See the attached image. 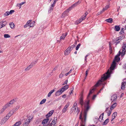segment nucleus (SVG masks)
<instances>
[{"label":"nucleus","instance_id":"nucleus-14","mask_svg":"<svg viewBox=\"0 0 126 126\" xmlns=\"http://www.w3.org/2000/svg\"><path fill=\"white\" fill-rule=\"evenodd\" d=\"M69 47H68L65 51L64 54L65 55H68L70 52V50L69 49Z\"/></svg>","mask_w":126,"mask_h":126},{"label":"nucleus","instance_id":"nucleus-62","mask_svg":"<svg viewBox=\"0 0 126 126\" xmlns=\"http://www.w3.org/2000/svg\"><path fill=\"white\" fill-rule=\"evenodd\" d=\"M55 91L54 89H53L51 90L49 93H50L51 94H52L53 93L54 91Z\"/></svg>","mask_w":126,"mask_h":126},{"label":"nucleus","instance_id":"nucleus-49","mask_svg":"<svg viewBox=\"0 0 126 126\" xmlns=\"http://www.w3.org/2000/svg\"><path fill=\"white\" fill-rule=\"evenodd\" d=\"M15 12V11L13 10H11L10 11V12H9V14H11Z\"/></svg>","mask_w":126,"mask_h":126},{"label":"nucleus","instance_id":"nucleus-53","mask_svg":"<svg viewBox=\"0 0 126 126\" xmlns=\"http://www.w3.org/2000/svg\"><path fill=\"white\" fill-rule=\"evenodd\" d=\"M109 5H107L105 6V7L104 8L105 9V10H106L109 8Z\"/></svg>","mask_w":126,"mask_h":126},{"label":"nucleus","instance_id":"nucleus-46","mask_svg":"<svg viewBox=\"0 0 126 126\" xmlns=\"http://www.w3.org/2000/svg\"><path fill=\"white\" fill-rule=\"evenodd\" d=\"M56 0H54L53 4H52V5H51V6L52 7H54V6L55 5L56 2Z\"/></svg>","mask_w":126,"mask_h":126},{"label":"nucleus","instance_id":"nucleus-43","mask_svg":"<svg viewBox=\"0 0 126 126\" xmlns=\"http://www.w3.org/2000/svg\"><path fill=\"white\" fill-rule=\"evenodd\" d=\"M121 40H118V39H117L116 41V42H115V43L116 44V45H117V44L119 43H120V42Z\"/></svg>","mask_w":126,"mask_h":126},{"label":"nucleus","instance_id":"nucleus-27","mask_svg":"<svg viewBox=\"0 0 126 126\" xmlns=\"http://www.w3.org/2000/svg\"><path fill=\"white\" fill-rule=\"evenodd\" d=\"M35 25V23L34 21L33 22H32L30 23L29 26L30 27H32L34 26Z\"/></svg>","mask_w":126,"mask_h":126},{"label":"nucleus","instance_id":"nucleus-16","mask_svg":"<svg viewBox=\"0 0 126 126\" xmlns=\"http://www.w3.org/2000/svg\"><path fill=\"white\" fill-rule=\"evenodd\" d=\"M14 112V110H12L9 112L7 115H8L9 117H10L13 114Z\"/></svg>","mask_w":126,"mask_h":126},{"label":"nucleus","instance_id":"nucleus-19","mask_svg":"<svg viewBox=\"0 0 126 126\" xmlns=\"http://www.w3.org/2000/svg\"><path fill=\"white\" fill-rule=\"evenodd\" d=\"M82 112H81L80 114L79 115V119L80 120H81V121L84 124V122H83V118L82 117Z\"/></svg>","mask_w":126,"mask_h":126},{"label":"nucleus","instance_id":"nucleus-51","mask_svg":"<svg viewBox=\"0 0 126 126\" xmlns=\"http://www.w3.org/2000/svg\"><path fill=\"white\" fill-rule=\"evenodd\" d=\"M7 23V22L6 21H2L1 22H0V24H1L2 23Z\"/></svg>","mask_w":126,"mask_h":126},{"label":"nucleus","instance_id":"nucleus-4","mask_svg":"<svg viewBox=\"0 0 126 126\" xmlns=\"http://www.w3.org/2000/svg\"><path fill=\"white\" fill-rule=\"evenodd\" d=\"M116 64V63L115 61H113L110 68V69L112 70H113L115 67Z\"/></svg>","mask_w":126,"mask_h":126},{"label":"nucleus","instance_id":"nucleus-3","mask_svg":"<svg viewBox=\"0 0 126 126\" xmlns=\"http://www.w3.org/2000/svg\"><path fill=\"white\" fill-rule=\"evenodd\" d=\"M30 118L29 119H27L24 122L23 124V126H27L29 123L31 122V120L32 119V118L30 119V117H29Z\"/></svg>","mask_w":126,"mask_h":126},{"label":"nucleus","instance_id":"nucleus-15","mask_svg":"<svg viewBox=\"0 0 126 126\" xmlns=\"http://www.w3.org/2000/svg\"><path fill=\"white\" fill-rule=\"evenodd\" d=\"M104 114V112L101 115H100V116H99L98 119H99L100 121H102V120H103Z\"/></svg>","mask_w":126,"mask_h":126},{"label":"nucleus","instance_id":"nucleus-30","mask_svg":"<svg viewBox=\"0 0 126 126\" xmlns=\"http://www.w3.org/2000/svg\"><path fill=\"white\" fill-rule=\"evenodd\" d=\"M75 47V46L74 45H72L70 47H69V49L71 51L72 50L73 48Z\"/></svg>","mask_w":126,"mask_h":126},{"label":"nucleus","instance_id":"nucleus-37","mask_svg":"<svg viewBox=\"0 0 126 126\" xmlns=\"http://www.w3.org/2000/svg\"><path fill=\"white\" fill-rule=\"evenodd\" d=\"M80 46L81 44L80 43H79L77 46L76 48V50H78L79 48V47Z\"/></svg>","mask_w":126,"mask_h":126},{"label":"nucleus","instance_id":"nucleus-45","mask_svg":"<svg viewBox=\"0 0 126 126\" xmlns=\"http://www.w3.org/2000/svg\"><path fill=\"white\" fill-rule=\"evenodd\" d=\"M63 72H62L59 75V77L60 78H61L63 76V74H62Z\"/></svg>","mask_w":126,"mask_h":126},{"label":"nucleus","instance_id":"nucleus-26","mask_svg":"<svg viewBox=\"0 0 126 126\" xmlns=\"http://www.w3.org/2000/svg\"><path fill=\"white\" fill-rule=\"evenodd\" d=\"M124 38L125 36H124L123 35H121L118 38V40H120L121 41L122 39H124Z\"/></svg>","mask_w":126,"mask_h":126},{"label":"nucleus","instance_id":"nucleus-24","mask_svg":"<svg viewBox=\"0 0 126 126\" xmlns=\"http://www.w3.org/2000/svg\"><path fill=\"white\" fill-rule=\"evenodd\" d=\"M105 21H106L107 22L110 23H111L113 22L112 19L111 18H110L108 19H106L105 20Z\"/></svg>","mask_w":126,"mask_h":126},{"label":"nucleus","instance_id":"nucleus-1","mask_svg":"<svg viewBox=\"0 0 126 126\" xmlns=\"http://www.w3.org/2000/svg\"><path fill=\"white\" fill-rule=\"evenodd\" d=\"M92 91L91 90H90L87 97V99L88 100L86 101L84 103V107L85 108V109L84 111V123H85L86 121L87 113L90 108V106L89 105L90 100L89 99V98L90 94L92 93Z\"/></svg>","mask_w":126,"mask_h":126},{"label":"nucleus","instance_id":"nucleus-47","mask_svg":"<svg viewBox=\"0 0 126 126\" xmlns=\"http://www.w3.org/2000/svg\"><path fill=\"white\" fill-rule=\"evenodd\" d=\"M83 20V19H82L81 17L79 18V19L78 21L79 22V23H80L81 21H82Z\"/></svg>","mask_w":126,"mask_h":126},{"label":"nucleus","instance_id":"nucleus-38","mask_svg":"<svg viewBox=\"0 0 126 126\" xmlns=\"http://www.w3.org/2000/svg\"><path fill=\"white\" fill-rule=\"evenodd\" d=\"M112 111V110H111V109H110V110H109V111L108 112H107L108 113V116H109L110 115Z\"/></svg>","mask_w":126,"mask_h":126},{"label":"nucleus","instance_id":"nucleus-42","mask_svg":"<svg viewBox=\"0 0 126 126\" xmlns=\"http://www.w3.org/2000/svg\"><path fill=\"white\" fill-rule=\"evenodd\" d=\"M72 9H70L69 7L68 9L66 10L65 11V12L68 13Z\"/></svg>","mask_w":126,"mask_h":126},{"label":"nucleus","instance_id":"nucleus-11","mask_svg":"<svg viewBox=\"0 0 126 126\" xmlns=\"http://www.w3.org/2000/svg\"><path fill=\"white\" fill-rule=\"evenodd\" d=\"M49 118H47L44 119L42 121V124L43 125H44L46 124L49 121Z\"/></svg>","mask_w":126,"mask_h":126},{"label":"nucleus","instance_id":"nucleus-35","mask_svg":"<svg viewBox=\"0 0 126 126\" xmlns=\"http://www.w3.org/2000/svg\"><path fill=\"white\" fill-rule=\"evenodd\" d=\"M124 28H122L120 32V34H122L123 33H124Z\"/></svg>","mask_w":126,"mask_h":126},{"label":"nucleus","instance_id":"nucleus-55","mask_svg":"<svg viewBox=\"0 0 126 126\" xmlns=\"http://www.w3.org/2000/svg\"><path fill=\"white\" fill-rule=\"evenodd\" d=\"M4 118H5V119L7 120L10 118V117L8 115H7Z\"/></svg>","mask_w":126,"mask_h":126},{"label":"nucleus","instance_id":"nucleus-9","mask_svg":"<svg viewBox=\"0 0 126 126\" xmlns=\"http://www.w3.org/2000/svg\"><path fill=\"white\" fill-rule=\"evenodd\" d=\"M125 80H126V81L122 82L121 83V89L122 90L125 89V85L126 84V79H125Z\"/></svg>","mask_w":126,"mask_h":126},{"label":"nucleus","instance_id":"nucleus-48","mask_svg":"<svg viewBox=\"0 0 126 126\" xmlns=\"http://www.w3.org/2000/svg\"><path fill=\"white\" fill-rule=\"evenodd\" d=\"M31 21H32L31 20H29L28 21H27V23L26 24H27V25H29V26L30 23H31Z\"/></svg>","mask_w":126,"mask_h":126},{"label":"nucleus","instance_id":"nucleus-17","mask_svg":"<svg viewBox=\"0 0 126 126\" xmlns=\"http://www.w3.org/2000/svg\"><path fill=\"white\" fill-rule=\"evenodd\" d=\"M117 105V103L116 102L115 103L112 105L110 107V109L112 110Z\"/></svg>","mask_w":126,"mask_h":126},{"label":"nucleus","instance_id":"nucleus-28","mask_svg":"<svg viewBox=\"0 0 126 126\" xmlns=\"http://www.w3.org/2000/svg\"><path fill=\"white\" fill-rule=\"evenodd\" d=\"M10 27L12 28L13 29L14 28V26H15L14 24L12 22L10 23L9 24Z\"/></svg>","mask_w":126,"mask_h":126},{"label":"nucleus","instance_id":"nucleus-33","mask_svg":"<svg viewBox=\"0 0 126 126\" xmlns=\"http://www.w3.org/2000/svg\"><path fill=\"white\" fill-rule=\"evenodd\" d=\"M46 101V99H43L40 102V104H42L43 103H44Z\"/></svg>","mask_w":126,"mask_h":126},{"label":"nucleus","instance_id":"nucleus-64","mask_svg":"<svg viewBox=\"0 0 126 126\" xmlns=\"http://www.w3.org/2000/svg\"><path fill=\"white\" fill-rule=\"evenodd\" d=\"M68 81V80H66L65 82H64L63 84V85H64V84H66L67 83V82Z\"/></svg>","mask_w":126,"mask_h":126},{"label":"nucleus","instance_id":"nucleus-12","mask_svg":"<svg viewBox=\"0 0 126 126\" xmlns=\"http://www.w3.org/2000/svg\"><path fill=\"white\" fill-rule=\"evenodd\" d=\"M117 113L116 112H114L113 113L112 115V117L111 120V121L113 120L115 118V117L117 116Z\"/></svg>","mask_w":126,"mask_h":126},{"label":"nucleus","instance_id":"nucleus-23","mask_svg":"<svg viewBox=\"0 0 126 126\" xmlns=\"http://www.w3.org/2000/svg\"><path fill=\"white\" fill-rule=\"evenodd\" d=\"M62 94L60 90H59L57 91L55 94V95L56 96H58Z\"/></svg>","mask_w":126,"mask_h":126},{"label":"nucleus","instance_id":"nucleus-10","mask_svg":"<svg viewBox=\"0 0 126 126\" xmlns=\"http://www.w3.org/2000/svg\"><path fill=\"white\" fill-rule=\"evenodd\" d=\"M67 33L66 32L65 34H63L60 37V40H64L65 37L67 36Z\"/></svg>","mask_w":126,"mask_h":126},{"label":"nucleus","instance_id":"nucleus-29","mask_svg":"<svg viewBox=\"0 0 126 126\" xmlns=\"http://www.w3.org/2000/svg\"><path fill=\"white\" fill-rule=\"evenodd\" d=\"M16 98H15L14 99H13L11 100L10 102H11V103H12V104H13L14 102H16Z\"/></svg>","mask_w":126,"mask_h":126},{"label":"nucleus","instance_id":"nucleus-6","mask_svg":"<svg viewBox=\"0 0 126 126\" xmlns=\"http://www.w3.org/2000/svg\"><path fill=\"white\" fill-rule=\"evenodd\" d=\"M117 95L116 94H115L112 95L111 98L110 100L112 101H115L117 99Z\"/></svg>","mask_w":126,"mask_h":126},{"label":"nucleus","instance_id":"nucleus-52","mask_svg":"<svg viewBox=\"0 0 126 126\" xmlns=\"http://www.w3.org/2000/svg\"><path fill=\"white\" fill-rule=\"evenodd\" d=\"M53 125L52 123H50L49 124H48L46 126H52Z\"/></svg>","mask_w":126,"mask_h":126},{"label":"nucleus","instance_id":"nucleus-2","mask_svg":"<svg viewBox=\"0 0 126 126\" xmlns=\"http://www.w3.org/2000/svg\"><path fill=\"white\" fill-rule=\"evenodd\" d=\"M105 74H104L103 76L101 77V79L99 80L93 86L94 88L91 90L92 91H94L96 88V87L98 86L103 81L107 80L110 77V74L109 70Z\"/></svg>","mask_w":126,"mask_h":126},{"label":"nucleus","instance_id":"nucleus-32","mask_svg":"<svg viewBox=\"0 0 126 126\" xmlns=\"http://www.w3.org/2000/svg\"><path fill=\"white\" fill-rule=\"evenodd\" d=\"M21 124V122L20 121H19L16 122V123L15 124V125L16 126H18L20 125Z\"/></svg>","mask_w":126,"mask_h":126},{"label":"nucleus","instance_id":"nucleus-60","mask_svg":"<svg viewBox=\"0 0 126 126\" xmlns=\"http://www.w3.org/2000/svg\"><path fill=\"white\" fill-rule=\"evenodd\" d=\"M68 105H68H67V104L63 108H64V109H67V108L68 106Z\"/></svg>","mask_w":126,"mask_h":126},{"label":"nucleus","instance_id":"nucleus-20","mask_svg":"<svg viewBox=\"0 0 126 126\" xmlns=\"http://www.w3.org/2000/svg\"><path fill=\"white\" fill-rule=\"evenodd\" d=\"M122 48H123L121 52V56H122L125 54V48L124 47V46H122Z\"/></svg>","mask_w":126,"mask_h":126},{"label":"nucleus","instance_id":"nucleus-59","mask_svg":"<svg viewBox=\"0 0 126 126\" xmlns=\"http://www.w3.org/2000/svg\"><path fill=\"white\" fill-rule=\"evenodd\" d=\"M18 108H19V107H16L13 110H14V111L15 112V111L17 110Z\"/></svg>","mask_w":126,"mask_h":126},{"label":"nucleus","instance_id":"nucleus-13","mask_svg":"<svg viewBox=\"0 0 126 126\" xmlns=\"http://www.w3.org/2000/svg\"><path fill=\"white\" fill-rule=\"evenodd\" d=\"M120 60V58L119 56L118 55H117L115 57L114 60L113 61H115V62H118Z\"/></svg>","mask_w":126,"mask_h":126},{"label":"nucleus","instance_id":"nucleus-25","mask_svg":"<svg viewBox=\"0 0 126 126\" xmlns=\"http://www.w3.org/2000/svg\"><path fill=\"white\" fill-rule=\"evenodd\" d=\"M120 29V28L118 26L116 25L115 26V30L117 31H119Z\"/></svg>","mask_w":126,"mask_h":126},{"label":"nucleus","instance_id":"nucleus-7","mask_svg":"<svg viewBox=\"0 0 126 126\" xmlns=\"http://www.w3.org/2000/svg\"><path fill=\"white\" fill-rule=\"evenodd\" d=\"M79 104H80L82 106L84 105V103L83 101V97L82 95L81 96L80 98L79 99Z\"/></svg>","mask_w":126,"mask_h":126},{"label":"nucleus","instance_id":"nucleus-54","mask_svg":"<svg viewBox=\"0 0 126 126\" xmlns=\"http://www.w3.org/2000/svg\"><path fill=\"white\" fill-rule=\"evenodd\" d=\"M5 109H6L3 107V108L1 110V112L2 113L3 112Z\"/></svg>","mask_w":126,"mask_h":126},{"label":"nucleus","instance_id":"nucleus-36","mask_svg":"<svg viewBox=\"0 0 126 126\" xmlns=\"http://www.w3.org/2000/svg\"><path fill=\"white\" fill-rule=\"evenodd\" d=\"M4 37L5 38H10V36L8 34H4Z\"/></svg>","mask_w":126,"mask_h":126},{"label":"nucleus","instance_id":"nucleus-8","mask_svg":"<svg viewBox=\"0 0 126 126\" xmlns=\"http://www.w3.org/2000/svg\"><path fill=\"white\" fill-rule=\"evenodd\" d=\"M54 110H51L49 111L48 113L46 115V117L48 118V117L51 116L53 114Z\"/></svg>","mask_w":126,"mask_h":126},{"label":"nucleus","instance_id":"nucleus-44","mask_svg":"<svg viewBox=\"0 0 126 126\" xmlns=\"http://www.w3.org/2000/svg\"><path fill=\"white\" fill-rule=\"evenodd\" d=\"M63 87L65 88V89L66 90H67L68 88V85H66L64 86Z\"/></svg>","mask_w":126,"mask_h":126},{"label":"nucleus","instance_id":"nucleus-58","mask_svg":"<svg viewBox=\"0 0 126 126\" xmlns=\"http://www.w3.org/2000/svg\"><path fill=\"white\" fill-rule=\"evenodd\" d=\"M76 106H74V105H73V106L72 107V108H71V110H72V109H73L74 110V109H75V111H76V108H75V107Z\"/></svg>","mask_w":126,"mask_h":126},{"label":"nucleus","instance_id":"nucleus-18","mask_svg":"<svg viewBox=\"0 0 126 126\" xmlns=\"http://www.w3.org/2000/svg\"><path fill=\"white\" fill-rule=\"evenodd\" d=\"M7 121V120L5 119V118L4 117L1 120V121L0 122V124L1 125H2L3 124H4Z\"/></svg>","mask_w":126,"mask_h":126},{"label":"nucleus","instance_id":"nucleus-21","mask_svg":"<svg viewBox=\"0 0 126 126\" xmlns=\"http://www.w3.org/2000/svg\"><path fill=\"white\" fill-rule=\"evenodd\" d=\"M109 121V119L107 118L106 119L102 124L103 125H107Z\"/></svg>","mask_w":126,"mask_h":126},{"label":"nucleus","instance_id":"nucleus-22","mask_svg":"<svg viewBox=\"0 0 126 126\" xmlns=\"http://www.w3.org/2000/svg\"><path fill=\"white\" fill-rule=\"evenodd\" d=\"M37 60H36L35 61L31 63L30 65L32 67L33 66H34L35 64H36L37 62Z\"/></svg>","mask_w":126,"mask_h":126},{"label":"nucleus","instance_id":"nucleus-57","mask_svg":"<svg viewBox=\"0 0 126 126\" xmlns=\"http://www.w3.org/2000/svg\"><path fill=\"white\" fill-rule=\"evenodd\" d=\"M79 111H80V110H79L78 108V107L77 110H76V111L75 112H77V111L78 112V113H77V114H78L79 112Z\"/></svg>","mask_w":126,"mask_h":126},{"label":"nucleus","instance_id":"nucleus-5","mask_svg":"<svg viewBox=\"0 0 126 126\" xmlns=\"http://www.w3.org/2000/svg\"><path fill=\"white\" fill-rule=\"evenodd\" d=\"M81 2V1H78L70 7V8L72 9L74 8L77 6L79 4H80Z\"/></svg>","mask_w":126,"mask_h":126},{"label":"nucleus","instance_id":"nucleus-63","mask_svg":"<svg viewBox=\"0 0 126 126\" xmlns=\"http://www.w3.org/2000/svg\"><path fill=\"white\" fill-rule=\"evenodd\" d=\"M67 109H64V108H63V113H65L66 111V110Z\"/></svg>","mask_w":126,"mask_h":126},{"label":"nucleus","instance_id":"nucleus-40","mask_svg":"<svg viewBox=\"0 0 126 126\" xmlns=\"http://www.w3.org/2000/svg\"><path fill=\"white\" fill-rule=\"evenodd\" d=\"M9 12L7 11L4 14L3 16H7L9 15Z\"/></svg>","mask_w":126,"mask_h":126},{"label":"nucleus","instance_id":"nucleus-61","mask_svg":"<svg viewBox=\"0 0 126 126\" xmlns=\"http://www.w3.org/2000/svg\"><path fill=\"white\" fill-rule=\"evenodd\" d=\"M96 94L94 95H93V96L92 98V99L94 100V99H95V98L96 97Z\"/></svg>","mask_w":126,"mask_h":126},{"label":"nucleus","instance_id":"nucleus-56","mask_svg":"<svg viewBox=\"0 0 126 126\" xmlns=\"http://www.w3.org/2000/svg\"><path fill=\"white\" fill-rule=\"evenodd\" d=\"M59 90H60V91L62 93L63 92H64V90L62 89V88L61 89H59Z\"/></svg>","mask_w":126,"mask_h":126},{"label":"nucleus","instance_id":"nucleus-34","mask_svg":"<svg viewBox=\"0 0 126 126\" xmlns=\"http://www.w3.org/2000/svg\"><path fill=\"white\" fill-rule=\"evenodd\" d=\"M53 123V126H56L57 121H55V120H53L51 122V123Z\"/></svg>","mask_w":126,"mask_h":126},{"label":"nucleus","instance_id":"nucleus-31","mask_svg":"<svg viewBox=\"0 0 126 126\" xmlns=\"http://www.w3.org/2000/svg\"><path fill=\"white\" fill-rule=\"evenodd\" d=\"M32 67L31 66V65H30L25 69V70L26 71L29 70L30 69V68H31Z\"/></svg>","mask_w":126,"mask_h":126},{"label":"nucleus","instance_id":"nucleus-41","mask_svg":"<svg viewBox=\"0 0 126 126\" xmlns=\"http://www.w3.org/2000/svg\"><path fill=\"white\" fill-rule=\"evenodd\" d=\"M110 44V42H109V48H110V53H111L112 52V49H111L112 48H111Z\"/></svg>","mask_w":126,"mask_h":126},{"label":"nucleus","instance_id":"nucleus-39","mask_svg":"<svg viewBox=\"0 0 126 126\" xmlns=\"http://www.w3.org/2000/svg\"><path fill=\"white\" fill-rule=\"evenodd\" d=\"M7 23H2L0 24L1 25V27H3L5 26L7 24Z\"/></svg>","mask_w":126,"mask_h":126},{"label":"nucleus","instance_id":"nucleus-50","mask_svg":"<svg viewBox=\"0 0 126 126\" xmlns=\"http://www.w3.org/2000/svg\"><path fill=\"white\" fill-rule=\"evenodd\" d=\"M9 106L8 104L7 103L3 107L5 109L7 108Z\"/></svg>","mask_w":126,"mask_h":126}]
</instances>
